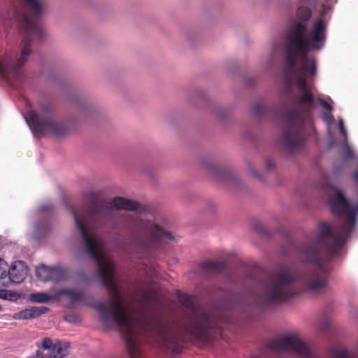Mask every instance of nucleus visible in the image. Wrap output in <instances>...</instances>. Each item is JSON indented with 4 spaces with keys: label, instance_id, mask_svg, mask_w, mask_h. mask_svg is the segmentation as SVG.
Listing matches in <instances>:
<instances>
[{
    "label": "nucleus",
    "instance_id": "nucleus-3",
    "mask_svg": "<svg viewBox=\"0 0 358 358\" xmlns=\"http://www.w3.org/2000/svg\"><path fill=\"white\" fill-rule=\"evenodd\" d=\"M306 50L295 57L294 64H289L284 57V89L285 95L292 92L293 84L300 91L299 94L290 98V108L285 113L287 127L281 135L282 143L287 158H292L294 152L300 150L308 136L313 130L311 111L320 106L327 112L333 107L330 103L321 98H315L313 95V86L310 80L317 72L316 60Z\"/></svg>",
    "mask_w": 358,
    "mask_h": 358
},
{
    "label": "nucleus",
    "instance_id": "nucleus-14",
    "mask_svg": "<svg viewBox=\"0 0 358 358\" xmlns=\"http://www.w3.org/2000/svg\"><path fill=\"white\" fill-rule=\"evenodd\" d=\"M270 50L264 58V70L268 71L276 66L278 55L277 52L280 48L281 36H275L269 41Z\"/></svg>",
    "mask_w": 358,
    "mask_h": 358
},
{
    "label": "nucleus",
    "instance_id": "nucleus-17",
    "mask_svg": "<svg viewBox=\"0 0 358 358\" xmlns=\"http://www.w3.org/2000/svg\"><path fill=\"white\" fill-rule=\"evenodd\" d=\"M113 205L117 208L127 210H136L140 208L138 202L120 196H116L113 199Z\"/></svg>",
    "mask_w": 358,
    "mask_h": 358
},
{
    "label": "nucleus",
    "instance_id": "nucleus-33",
    "mask_svg": "<svg viewBox=\"0 0 358 358\" xmlns=\"http://www.w3.org/2000/svg\"><path fill=\"white\" fill-rule=\"evenodd\" d=\"M34 229L37 232L40 233L41 235L45 234L49 231V227L48 224H43L39 222L36 223L34 225Z\"/></svg>",
    "mask_w": 358,
    "mask_h": 358
},
{
    "label": "nucleus",
    "instance_id": "nucleus-16",
    "mask_svg": "<svg viewBox=\"0 0 358 358\" xmlns=\"http://www.w3.org/2000/svg\"><path fill=\"white\" fill-rule=\"evenodd\" d=\"M48 310L49 308L45 306H31L16 313L14 316V318L17 320H29L36 318L43 314H45Z\"/></svg>",
    "mask_w": 358,
    "mask_h": 358
},
{
    "label": "nucleus",
    "instance_id": "nucleus-28",
    "mask_svg": "<svg viewBox=\"0 0 358 358\" xmlns=\"http://www.w3.org/2000/svg\"><path fill=\"white\" fill-rule=\"evenodd\" d=\"M322 119L327 125V132L331 134V126L334 122L333 115L329 113H323L322 115Z\"/></svg>",
    "mask_w": 358,
    "mask_h": 358
},
{
    "label": "nucleus",
    "instance_id": "nucleus-15",
    "mask_svg": "<svg viewBox=\"0 0 358 358\" xmlns=\"http://www.w3.org/2000/svg\"><path fill=\"white\" fill-rule=\"evenodd\" d=\"M27 267L22 261L15 262L7 271L10 281L15 284L22 282L27 275Z\"/></svg>",
    "mask_w": 358,
    "mask_h": 358
},
{
    "label": "nucleus",
    "instance_id": "nucleus-12",
    "mask_svg": "<svg viewBox=\"0 0 358 358\" xmlns=\"http://www.w3.org/2000/svg\"><path fill=\"white\" fill-rule=\"evenodd\" d=\"M338 128L341 134L344 137L343 145L341 148L343 161L352 159L355 162L357 169L355 171L354 176L355 180L358 185V157L353 148L347 141V131L344 127L343 120L341 117L338 118Z\"/></svg>",
    "mask_w": 358,
    "mask_h": 358
},
{
    "label": "nucleus",
    "instance_id": "nucleus-9",
    "mask_svg": "<svg viewBox=\"0 0 358 358\" xmlns=\"http://www.w3.org/2000/svg\"><path fill=\"white\" fill-rule=\"evenodd\" d=\"M32 39L28 36L23 39L20 56L7 52L0 55V77L6 80L12 79L21 80V68L27 62L31 53Z\"/></svg>",
    "mask_w": 358,
    "mask_h": 358
},
{
    "label": "nucleus",
    "instance_id": "nucleus-39",
    "mask_svg": "<svg viewBox=\"0 0 358 358\" xmlns=\"http://www.w3.org/2000/svg\"><path fill=\"white\" fill-rule=\"evenodd\" d=\"M282 7H283V8H284V9H285V10H289V6H288V5H287V2H286V1H283V2H282ZM292 10V8H290V10Z\"/></svg>",
    "mask_w": 358,
    "mask_h": 358
},
{
    "label": "nucleus",
    "instance_id": "nucleus-30",
    "mask_svg": "<svg viewBox=\"0 0 358 358\" xmlns=\"http://www.w3.org/2000/svg\"><path fill=\"white\" fill-rule=\"evenodd\" d=\"M153 300L154 294L151 291L145 293L141 300L142 306H148L150 307L153 303Z\"/></svg>",
    "mask_w": 358,
    "mask_h": 358
},
{
    "label": "nucleus",
    "instance_id": "nucleus-31",
    "mask_svg": "<svg viewBox=\"0 0 358 358\" xmlns=\"http://www.w3.org/2000/svg\"><path fill=\"white\" fill-rule=\"evenodd\" d=\"M7 268V263L3 259L0 258V280L8 276Z\"/></svg>",
    "mask_w": 358,
    "mask_h": 358
},
{
    "label": "nucleus",
    "instance_id": "nucleus-20",
    "mask_svg": "<svg viewBox=\"0 0 358 358\" xmlns=\"http://www.w3.org/2000/svg\"><path fill=\"white\" fill-rule=\"evenodd\" d=\"M271 108L266 106L262 101H258L252 104L251 106L252 113L258 118L266 117Z\"/></svg>",
    "mask_w": 358,
    "mask_h": 358
},
{
    "label": "nucleus",
    "instance_id": "nucleus-22",
    "mask_svg": "<svg viewBox=\"0 0 358 358\" xmlns=\"http://www.w3.org/2000/svg\"><path fill=\"white\" fill-rule=\"evenodd\" d=\"M330 353L332 358H358L357 354L349 352L344 348H334Z\"/></svg>",
    "mask_w": 358,
    "mask_h": 358
},
{
    "label": "nucleus",
    "instance_id": "nucleus-5",
    "mask_svg": "<svg viewBox=\"0 0 358 358\" xmlns=\"http://www.w3.org/2000/svg\"><path fill=\"white\" fill-rule=\"evenodd\" d=\"M23 8H13L10 10L0 8V21L6 26L17 20L19 26L29 35L39 40L45 37L41 24V17L47 10L45 0H22Z\"/></svg>",
    "mask_w": 358,
    "mask_h": 358
},
{
    "label": "nucleus",
    "instance_id": "nucleus-1",
    "mask_svg": "<svg viewBox=\"0 0 358 358\" xmlns=\"http://www.w3.org/2000/svg\"><path fill=\"white\" fill-rule=\"evenodd\" d=\"M113 211L110 203L94 201L85 210L80 220L73 209H71L74 222L80 235V250L94 261L98 268L100 282L110 292L113 299L107 303L97 301L95 309L100 314L103 323L113 322L119 328L130 358H141L137 336L141 334L158 336L162 346L174 354L180 352L181 337L176 329L164 323L159 315L143 313L136 318L127 314L119 296L113 275L114 262L105 251L103 239L96 231L105 226Z\"/></svg>",
    "mask_w": 358,
    "mask_h": 358
},
{
    "label": "nucleus",
    "instance_id": "nucleus-25",
    "mask_svg": "<svg viewBox=\"0 0 358 358\" xmlns=\"http://www.w3.org/2000/svg\"><path fill=\"white\" fill-rule=\"evenodd\" d=\"M211 112L218 120L222 122H224L228 116V110L220 105L213 106Z\"/></svg>",
    "mask_w": 358,
    "mask_h": 358
},
{
    "label": "nucleus",
    "instance_id": "nucleus-10",
    "mask_svg": "<svg viewBox=\"0 0 358 358\" xmlns=\"http://www.w3.org/2000/svg\"><path fill=\"white\" fill-rule=\"evenodd\" d=\"M268 348L275 352L294 351L305 358L311 356L308 345L296 336H285L270 341Z\"/></svg>",
    "mask_w": 358,
    "mask_h": 358
},
{
    "label": "nucleus",
    "instance_id": "nucleus-41",
    "mask_svg": "<svg viewBox=\"0 0 358 358\" xmlns=\"http://www.w3.org/2000/svg\"><path fill=\"white\" fill-rule=\"evenodd\" d=\"M34 238L35 239H39L40 238V236H37V235H35L34 236Z\"/></svg>",
    "mask_w": 358,
    "mask_h": 358
},
{
    "label": "nucleus",
    "instance_id": "nucleus-38",
    "mask_svg": "<svg viewBox=\"0 0 358 358\" xmlns=\"http://www.w3.org/2000/svg\"><path fill=\"white\" fill-rule=\"evenodd\" d=\"M331 326V322L329 320H326L323 324H322V329L323 330H327Z\"/></svg>",
    "mask_w": 358,
    "mask_h": 358
},
{
    "label": "nucleus",
    "instance_id": "nucleus-29",
    "mask_svg": "<svg viewBox=\"0 0 358 358\" xmlns=\"http://www.w3.org/2000/svg\"><path fill=\"white\" fill-rule=\"evenodd\" d=\"M248 169L252 177L257 179L261 182H264V179L261 173L255 169V166L252 162L248 163Z\"/></svg>",
    "mask_w": 358,
    "mask_h": 358
},
{
    "label": "nucleus",
    "instance_id": "nucleus-11",
    "mask_svg": "<svg viewBox=\"0 0 358 358\" xmlns=\"http://www.w3.org/2000/svg\"><path fill=\"white\" fill-rule=\"evenodd\" d=\"M203 167L215 179V180L228 186L238 187L243 183L242 180L231 170L216 166L209 159H203Z\"/></svg>",
    "mask_w": 358,
    "mask_h": 358
},
{
    "label": "nucleus",
    "instance_id": "nucleus-4",
    "mask_svg": "<svg viewBox=\"0 0 358 358\" xmlns=\"http://www.w3.org/2000/svg\"><path fill=\"white\" fill-rule=\"evenodd\" d=\"M312 15L310 8L298 0L295 17L284 35L283 50L286 61L294 64L295 57L303 51H320L327 40V23L319 17L308 27Z\"/></svg>",
    "mask_w": 358,
    "mask_h": 358
},
{
    "label": "nucleus",
    "instance_id": "nucleus-24",
    "mask_svg": "<svg viewBox=\"0 0 358 358\" xmlns=\"http://www.w3.org/2000/svg\"><path fill=\"white\" fill-rule=\"evenodd\" d=\"M50 277V280L59 282L67 278V272L62 267L52 266V274Z\"/></svg>",
    "mask_w": 358,
    "mask_h": 358
},
{
    "label": "nucleus",
    "instance_id": "nucleus-6",
    "mask_svg": "<svg viewBox=\"0 0 358 358\" xmlns=\"http://www.w3.org/2000/svg\"><path fill=\"white\" fill-rule=\"evenodd\" d=\"M129 239L133 251L145 257L162 242L172 241L174 236L155 220H148L140 222L131 230Z\"/></svg>",
    "mask_w": 358,
    "mask_h": 358
},
{
    "label": "nucleus",
    "instance_id": "nucleus-36",
    "mask_svg": "<svg viewBox=\"0 0 358 358\" xmlns=\"http://www.w3.org/2000/svg\"><path fill=\"white\" fill-rule=\"evenodd\" d=\"M245 83L248 86H252L256 83V79L253 77H247L245 78Z\"/></svg>",
    "mask_w": 358,
    "mask_h": 358
},
{
    "label": "nucleus",
    "instance_id": "nucleus-40",
    "mask_svg": "<svg viewBox=\"0 0 358 358\" xmlns=\"http://www.w3.org/2000/svg\"><path fill=\"white\" fill-rule=\"evenodd\" d=\"M334 143H338L336 141H333V142L331 143V145H329V147H331V146H332V145H333V144H334Z\"/></svg>",
    "mask_w": 358,
    "mask_h": 358
},
{
    "label": "nucleus",
    "instance_id": "nucleus-32",
    "mask_svg": "<svg viewBox=\"0 0 358 358\" xmlns=\"http://www.w3.org/2000/svg\"><path fill=\"white\" fill-rule=\"evenodd\" d=\"M54 206L50 202H48L47 203L41 204L38 208V211L41 213H43L45 212L50 213L53 210Z\"/></svg>",
    "mask_w": 358,
    "mask_h": 358
},
{
    "label": "nucleus",
    "instance_id": "nucleus-21",
    "mask_svg": "<svg viewBox=\"0 0 358 358\" xmlns=\"http://www.w3.org/2000/svg\"><path fill=\"white\" fill-rule=\"evenodd\" d=\"M201 267L207 271L220 272L225 268L226 264L224 262L207 260L201 264Z\"/></svg>",
    "mask_w": 358,
    "mask_h": 358
},
{
    "label": "nucleus",
    "instance_id": "nucleus-2",
    "mask_svg": "<svg viewBox=\"0 0 358 358\" xmlns=\"http://www.w3.org/2000/svg\"><path fill=\"white\" fill-rule=\"evenodd\" d=\"M322 188L329 197L331 210L341 219V225L331 231L329 224L321 222L314 237H308L298 245L302 260L315 264V269L296 273L285 267L259 282L255 300L260 308L266 309L282 303L300 292L320 293L327 288L330 268L323 264V259L338 255L350 236L357 224L358 204H352L326 178Z\"/></svg>",
    "mask_w": 358,
    "mask_h": 358
},
{
    "label": "nucleus",
    "instance_id": "nucleus-19",
    "mask_svg": "<svg viewBox=\"0 0 358 358\" xmlns=\"http://www.w3.org/2000/svg\"><path fill=\"white\" fill-rule=\"evenodd\" d=\"M62 295H66L71 303L80 302L82 304H86L85 296L82 292L75 289H64L59 292Z\"/></svg>",
    "mask_w": 358,
    "mask_h": 358
},
{
    "label": "nucleus",
    "instance_id": "nucleus-45",
    "mask_svg": "<svg viewBox=\"0 0 358 358\" xmlns=\"http://www.w3.org/2000/svg\"><path fill=\"white\" fill-rule=\"evenodd\" d=\"M252 358H257V357H252Z\"/></svg>",
    "mask_w": 358,
    "mask_h": 358
},
{
    "label": "nucleus",
    "instance_id": "nucleus-27",
    "mask_svg": "<svg viewBox=\"0 0 358 358\" xmlns=\"http://www.w3.org/2000/svg\"><path fill=\"white\" fill-rule=\"evenodd\" d=\"M19 295L14 292L6 289H0V299L4 300H16L19 298Z\"/></svg>",
    "mask_w": 358,
    "mask_h": 358
},
{
    "label": "nucleus",
    "instance_id": "nucleus-8",
    "mask_svg": "<svg viewBox=\"0 0 358 358\" xmlns=\"http://www.w3.org/2000/svg\"><path fill=\"white\" fill-rule=\"evenodd\" d=\"M24 120L32 133L38 138L43 136L45 129L57 136H64L69 131L66 124L55 120L54 107L48 102L40 104L38 112L31 110L29 116H24Z\"/></svg>",
    "mask_w": 358,
    "mask_h": 358
},
{
    "label": "nucleus",
    "instance_id": "nucleus-42",
    "mask_svg": "<svg viewBox=\"0 0 358 358\" xmlns=\"http://www.w3.org/2000/svg\"><path fill=\"white\" fill-rule=\"evenodd\" d=\"M308 3H312L314 0H307Z\"/></svg>",
    "mask_w": 358,
    "mask_h": 358
},
{
    "label": "nucleus",
    "instance_id": "nucleus-43",
    "mask_svg": "<svg viewBox=\"0 0 358 358\" xmlns=\"http://www.w3.org/2000/svg\"><path fill=\"white\" fill-rule=\"evenodd\" d=\"M2 285L7 286V285L6 283H2Z\"/></svg>",
    "mask_w": 358,
    "mask_h": 358
},
{
    "label": "nucleus",
    "instance_id": "nucleus-34",
    "mask_svg": "<svg viewBox=\"0 0 358 358\" xmlns=\"http://www.w3.org/2000/svg\"><path fill=\"white\" fill-rule=\"evenodd\" d=\"M157 271L155 268L152 266H149L146 268L145 274L148 279L150 280V281H153V278L156 275Z\"/></svg>",
    "mask_w": 358,
    "mask_h": 358
},
{
    "label": "nucleus",
    "instance_id": "nucleus-44",
    "mask_svg": "<svg viewBox=\"0 0 358 358\" xmlns=\"http://www.w3.org/2000/svg\"><path fill=\"white\" fill-rule=\"evenodd\" d=\"M1 310V306H0V310Z\"/></svg>",
    "mask_w": 358,
    "mask_h": 358
},
{
    "label": "nucleus",
    "instance_id": "nucleus-13",
    "mask_svg": "<svg viewBox=\"0 0 358 358\" xmlns=\"http://www.w3.org/2000/svg\"><path fill=\"white\" fill-rule=\"evenodd\" d=\"M42 348L48 350L50 358H64L69 354L67 343L58 341L53 344L49 338L43 340Z\"/></svg>",
    "mask_w": 358,
    "mask_h": 358
},
{
    "label": "nucleus",
    "instance_id": "nucleus-18",
    "mask_svg": "<svg viewBox=\"0 0 358 358\" xmlns=\"http://www.w3.org/2000/svg\"><path fill=\"white\" fill-rule=\"evenodd\" d=\"M76 106L79 113L85 117H90L96 109L95 104L88 100H78Z\"/></svg>",
    "mask_w": 358,
    "mask_h": 358
},
{
    "label": "nucleus",
    "instance_id": "nucleus-37",
    "mask_svg": "<svg viewBox=\"0 0 358 358\" xmlns=\"http://www.w3.org/2000/svg\"><path fill=\"white\" fill-rule=\"evenodd\" d=\"M266 168L268 171L273 170L275 169V163L271 159H268L266 161Z\"/></svg>",
    "mask_w": 358,
    "mask_h": 358
},
{
    "label": "nucleus",
    "instance_id": "nucleus-35",
    "mask_svg": "<svg viewBox=\"0 0 358 358\" xmlns=\"http://www.w3.org/2000/svg\"><path fill=\"white\" fill-rule=\"evenodd\" d=\"M65 320L71 323H76L80 321V317L73 314L67 315L64 317Z\"/></svg>",
    "mask_w": 358,
    "mask_h": 358
},
{
    "label": "nucleus",
    "instance_id": "nucleus-23",
    "mask_svg": "<svg viewBox=\"0 0 358 358\" xmlns=\"http://www.w3.org/2000/svg\"><path fill=\"white\" fill-rule=\"evenodd\" d=\"M52 274V267L47 266L45 264H41L36 267V275L43 281L50 280Z\"/></svg>",
    "mask_w": 358,
    "mask_h": 358
},
{
    "label": "nucleus",
    "instance_id": "nucleus-26",
    "mask_svg": "<svg viewBox=\"0 0 358 358\" xmlns=\"http://www.w3.org/2000/svg\"><path fill=\"white\" fill-rule=\"evenodd\" d=\"M29 299L31 302L44 303L50 301L52 297L48 294L37 292L31 294L29 296Z\"/></svg>",
    "mask_w": 358,
    "mask_h": 358
},
{
    "label": "nucleus",
    "instance_id": "nucleus-7",
    "mask_svg": "<svg viewBox=\"0 0 358 358\" xmlns=\"http://www.w3.org/2000/svg\"><path fill=\"white\" fill-rule=\"evenodd\" d=\"M180 303L192 311V317L187 327L188 331L199 338H207L213 334V329L220 327V313L197 306L192 296L179 293Z\"/></svg>",
    "mask_w": 358,
    "mask_h": 358
}]
</instances>
